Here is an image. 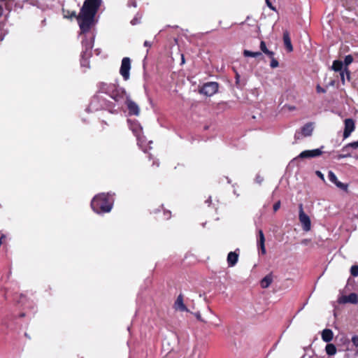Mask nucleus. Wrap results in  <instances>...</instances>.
Segmentation results:
<instances>
[{
  "mask_svg": "<svg viewBox=\"0 0 358 358\" xmlns=\"http://www.w3.org/2000/svg\"><path fill=\"white\" fill-rule=\"evenodd\" d=\"M102 3V0H85L78 16V23L80 29V35L84 36L82 40L83 50L81 52L80 65L82 67L90 68L89 59L94 45L95 35L91 31L95 24V15Z\"/></svg>",
  "mask_w": 358,
  "mask_h": 358,
  "instance_id": "f257e3e1",
  "label": "nucleus"
},
{
  "mask_svg": "<svg viewBox=\"0 0 358 358\" xmlns=\"http://www.w3.org/2000/svg\"><path fill=\"white\" fill-rule=\"evenodd\" d=\"M114 196L115 194L112 192H103L95 195L91 201L92 209L97 214L110 212L114 203Z\"/></svg>",
  "mask_w": 358,
  "mask_h": 358,
  "instance_id": "f03ea898",
  "label": "nucleus"
},
{
  "mask_svg": "<svg viewBox=\"0 0 358 358\" xmlns=\"http://www.w3.org/2000/svg\"><path fill=\"white\" fill-rule=\"evenodd\" d=\"M130 94L127 92L124 87L120 85L117 89L109 96L113 101H108V112L113 114H117L124 109L125 101Z\"/></svg>",
  "mask_w": 358,
  "mask_h": 358,
  "instance_id": "7ed1b4c3",
  "label": "nucleus"
},
{
  "mask_svg": "<svg viewBox=\"0 0 358 358\" xmlns=\"http://www.w3.org/2000/svg\"><path fill=\"white\" fill-rule=\"evenodd\" d=\"M128 124L129 129L132 131L133 134L136 136L137 139V143L138 146L141 148V150L146 152L148 150H150L151 147L149 146L147 148L145 145V136H141L143 128L141 126V124L138 123V121L136 120H128Z\"/></svg>",
  "mask_w": 358,
  "mask_h": 358,
  "instance_id": "20e7f679",
  "label": "nucleus"
},
{
  "mask_svg": "<svg viewBox=\"0 0 358 358\" xmlns=\"http://www.w3.org/2000/svg\"><path fill=\"white\" fill-rule=\"evenodd\" d=\"M108 101L99 94H95L89 104L87 110L89 112H96L100 110H106L108 111Z\"/></svg>",
  "mask_w": 358,
  "mask_h": 358,
  "instance_id": "39448f33",
  "label": "nucleus"
},
{
  "mask_svg": "<svg viewBox=\"0 0 358 358\" xmlns=\"http://www.w3.org/2000/svg\"><path fill=\"white\" fill-rule=\"evenodd\" d=\"M119 86L117 83H99L97 85V94H105L110 96Z\"/></svg>",
  "mask_w": 358,
  "mask_h": 358,
  "instance_id": "423d86ee",
  "label": "nucleus"
},
{
  "mask_svg": "<svg viewBox=\"0 0 358 358\" xmlns=\"http://www.w3.org/2000/svg\"><path fill=\"white\" fill-rule=\"evenodd\" d=\"M299 218L301 224H302L303 230L309 231L311 229V221L308 215H306L303 209V205L299 204Z\"/></svg>",
  "mask_w": 358,
  "mask_h": 358,
  "instance_id": "0eeeda50",
  "label": "nucleus"
},
{
  "mask_svg": "<svg viewBox=\"0 0 358 358\" xmlns=\"http://www.w3.org/2000/svg\"><path fill=\"white\" fill-rule=\"evenodd\" d=\"M131 60L129 57H124L121 62L120 73L123 79L127 81L130 78Z\"/></svg>",
  "mask_w": 358,
  "mask_h": 358,
  "instance_id": "6e6552de",
  "label": "nucleus"
},
{
  "mask_svg": "<svg viewBox=\"0 0 358 358\" xmlns=\"http://www.w3.org/2000/svg\"><path fill=\"white\" fill-rule=\"evenodd\" d=\"M313 131V124L312 122L306 124L300 131H296L294 134L295 141L300 140L304 137L310 136Z\"/></svg>",
  "mask_w": 358,
  "mask_h": 358,
  "instance_id": "1a4fd4ad",
  "label": "nucleus"
},
{
  "mask_svg": "<svg viewBox=\"0 0 358 358\" xmlns=\"http://www.w3.org/2000/svg\"><path fill=\"white\" fill-rule=\"evenodd\" d=\"M218 84L216 82L206 83L200 90V93L208 96H211L218 91Z\"/></svg>",
  "mask_w": 358,
  "mask_h": 358,
  "instance_id": "9d476101",
  "label": "nucleus"
},
{
  "mask_svg": "<svg viewBox=\"0 0 358 358\" xmlns=\"http://www.w3.org/2000/svg\"><path fill=\"white\" fill-rule=\"evenodd\" d=\"M125 106H127L129 114L130 115L138 116L140 114V108L138 105L134 102L129 95L125 101Z\"/></svg>",
  "mask_w": 358,
  "mask_h": 358,
  "instance_id": "9b49d317",
  "label": "nucleus"
},
{
  "mask_svg": "<svg viewBox=\"0 0 358 358\" xmlns=\"http://www.w3.org/2000/svg\"><path fill=\"white\" fill-rule=\"evenodd\" d=\"M339 303H357L358 302V296L355 293H351L348 296L341 295L338 299Z\"/></svg>",
  "mask_w": 358,
  "mask_h": 358,
  "instance_id": "f8f14e48",
  "label": "nucleus"
},
{
  "mask_svg": "<svg viewBox=\"0 0 358 358\" xmlns=\"http://www.w3.org/2000/svg\"><path fill=\"white\" fill-rule=\"evenodd\" d=\"M355 122L352 119H346L345 120V129L343 132L344 138H347L350 136L351 133L355 130Z\"/></svg>",
  "mask_w": 358,
  "mask_h": 358,
  "instance_id": "ddd939ff",
  "label": "nucleus"
},
{
  "mask_svg": "<svg viewBox=\"0 0 358 358\" xmlns=\"http://www.w3.org/2000/svg\"><path fill=\"white\" fill-rule=\"evenodd\" d=\"M328 178L331 182L334 183L337 187L344 190H348V185L338 180L337 177L332 171H329Z\"/></svg>",
  "mask_w": 358,
  "mask_h": 358,
  "instance_id": "4468645a",
  "label": "nucleus"
},
{
  "mask_svg": "<svg viewBox=\"0 0 358 358\" xmlns=\"http://www.w3.org/2000/svg\"><path fill=\"white\" fill-rule=\"evenodd\" d=\"M237 250H238L234 252H230L227 255V261L229 267L234 266L238 262L239 253L237 252Z\"/></svg>",
  "mask_w": 358,
  "mask_h": 358,
  "instance_id": "2eb2a0df",
  "label": "nucleus"
},
{
  "mask_svg": "<svg viewBox=\"0 0 358 358\" xmlns=\"http://www.w3.org/2000/svg\"><path fill=\"white\" fill-rule=\"evenodd\" d=\"M257 246L259 248L262 254L264 255L266 253L265 237L262 229L258 231Z\"/></svg>",
  "mask_w": 358,
  "mask_h": 358,
  "instance_id": "dca6fc26",
  "label": "nucleus"
},
{
  "mask_svg": "<svg viewBox=\"0 0 358 358\" xmlns=\"http://www.w3.org/2000/svg\"><path fill=\"white\" fill-rule=\"evenodd\" d=\"M174 307L176 310H179L182 312H188L187 308L185 306V305L183 303V296L182 294H180L177 299L175 301Z\"/></svg>",
  "mask_w": 358,
  "mask_h": 358,
  "instance_id": "f3484780",
  "label": "nucleus"
},
{
  "mask_svg": "<svg viewBox=\"0 0 358 358\" xmlns=\"http://www.w3.org/2000/svg\"><path fill=\"white\" fill-rule=\"evenodd\" d=\"M283 41L287 52H291L293 50V47L292 45L289 34L287 31L283 32Z\"/></svg>",
  "mask_w": 358,
  "mask_h": 358,
  "instance_id": "a211bd4d",
  "label": "nucleus"
},
{
  "mask_svg": "<svg viewBox=\"0 0 358 358\" xmlns=\"http://www.w3.org/2000/svg\"><path fill=\"white\" fill-rule=\"evenodd\" d=\"M273 282V276L271 274L266 275L260 282L262 288H267Z\"/></svg>",
  "mask_w": 358,
  "mask_h": 358,
  "instance_id": "6ab92c4d",
  "label": "nucleus"
},
{
  "mask_svg": "<svg viewBox=\"0 0 358 358\" xmlns=\"http://www.w3.org/2000/svg\"><path fill=\"white\" fill-rule=\"evenodd\" d=\"M333 332L331 330L329 329H326L322 332V338L325 342H329L333 338Z\"/></svg>",
  "mask_w": 358,
  "mask_h": 358,
  "instance_id": "aec40b11",
  "label": "nucleus"
},
{
  "mask_svg": "<svg viewBox=\"0 0 358 358\" xmlns=\"http://www.w3.org/2000/svg\"><path fill=\"white\" fill-rule=\"evenodd\" d=\"M260 49L264 54L268 55L269 57H273V56L274 55V52L268 50L265 42L263 41H262L260 43Z\"/></svg>",
  "mask_w": 358,
  "mask_h": 358,
  "instance_id": "412c9836",
  "label": "nucleus"
},
{
  "mask_svg": "<svg viewBox=\"0 0 358 358\" xmlns=\"http://www.w3.org/2000/svg\"><path fill=\"white\" fill-rule=\"evenodd\" d=\"M326 352L328 355L332 356L336 353V348L334 344H327L325 348Z\"/></svg>",
  "mask_w": 358,
  "mask_h": 358,
  "instance_id": "4be33fe9",
  "label": "nucleus"
},
{
  "mask_svg": "<svg viewBox=\"0 0 358 358\" xmlns=\"http://www.w3.org/2000/svg\"><path fill=\"white\" fill-rule=\"evenodd\" d=\"M313 157V150H308L301 152L296 159L298 158H312Z\"/></svg>",
  "mask_w": 358,
  "mask_h": 358,
  "instance_id": "5701e85b",
  "label": "nucleus"
},
{
  "mask_svg": "<svg viewBox=\"0 0 358 358\" xmlns=\"http://www.w3.org/2000/svg\"><path fill=\"white\" fill-rule=\"evenodd\" d=\"M243 55L245 57H257L262 55V53L260 52H252L250 50H245L243 51Z\"/></svg>",
  "mask_w": 358,
  "mask_h": 358,
  "instance_id": "b1692460",
  "label": "nucleus"
},
{
  "mask_svg": "<svg viewBox=\"0 0 358 358\" xmlns=\"http://www.w3.org/2000/svg\"><path fill=\"white\" fill-rule=\"evenodd\" d=\"M15 0H1V3H3L5 8L8 10V12L10 11L12 9L13 4L14 3Z\"/></svg>",
  "mask_w": 358,
  "mask_h": 358,
  "instance_id": "393cba45",
  "label": "nucleus"
},
{
  "mask_svg": "<svg viewBox=\"0 0 358 358\" xmlns=\"http://www.w3.org/2000/svg\"><path fill=\"white\" fill-rule=\"evenodd\" d=\"M332 69L335 71H343V62L338 60H336L334 62L332 65Z\"/></svg>",
  "mask_w": 358,
  "mask_h": 358,
  "instance_id": "a878e982",
  "label": "nucleus"
},
{
  "mask_svg": "<svg viewBox=\"0 0 358 358\" xmlns=\"http://www.w3.org/2000/svg\"><path fill=\"white\" fill-rule=\"evenodd\" d=\"M4 22H0V41H3L8 31L3 28Z\"/></svg>",
  "mask_w": 358,
  "mask_h": 358,
  "instance_id": "bb28decb",
  "label": "nucleus"
},
{
  "mask_svg": "<svg viewBox=\"0 0 358 358\" xmlns=\"http://www.w3.org/2000/svg\"><path fill=\"white\" fill-rule=\"evenodd\" d=\"M349 148L356 149L358 148V140L355 142L350 143L344 146L342 149L343 151L347 152Z\"/></svg>",
  "mask_w": 358,
  "mask_h": 358,
  "instance_id": "cd10ccee",
  "label": "nucleus"
},
{
  "mask_svg": "<svg viewBox=\"0 0 358 358\" xmlns=\"http://www.w3.org/2000/svg\"><path fill=\"white\" fill-rule=\"evenodd\" d=\"M24 2L28 3L29 4H30L31 6H36L38 8L43 9V8L42 7V6L40 3V2L38 1V0H25Z\"/></svg>",
  "mask_w": 358,
  "mask_h": 358,
  "instance_id": "c85d7f7f",
  "label": "nucleus"
},
{
  "mask_svg": "<svg viewBox=\"0 0 358 358\" xmlns=\"http://www.w3.org/2000/svg\"><path fill=\"white\" fill-rule=\"evenodd\" d=\"M341 78L343 83L345 81V76L346 75L348 79L350 78V72L348 70V68L345 67L342 71H341Z\"/></svg>",
  "mask_w": 358,
  "mask_h": 358,
  "instance_id": "c756f323",
  "label": "nucleus"
},
{
  "mask_svg": "<svg viewBox=\"0 0 358 358\" xmlns=\"http://www.w3.org/2000/svg\"><path fill=\"white\" fill-rule=\"evenodd\" d=\"M141 19V15L137 13L135 17L131 20V24L132 25H136L140 23Z\"/></svg>",
  "mask_w": 358,
  "mask_h": 358,
  "instance_id": "7c9ffc66",
  "label": "nucleus"
},
{
  "mask_svg": "<svg viewBox=\"0 0 358 358\" xmlns=\"http://www.w3.org/2000/svg\"><path fill=\"white\" fill-rule=\"evenodd\" d=\"M353 61V58L351 55H347L345 57L344 63L345 66L347 67L349 64H350Z\"/></svg>",
  "mask_w": 358,
  "mask_h": 358,
  "instance_id": "2f4dec72",
  "label": "nucleus"
},
{
  "mask_svg": "<svg viewBox=\"0 0 358 358\" xmlns=\"http://www.w3.org/2000/svg\"><path fill=\"white\" fill-rule=\"evenodd\" d=\"M271 64H270L271 67L273 69L278 67L279 65L278 62L273 57H271Z\"/></svg>",
  "mask_w": 358,
  "mask_h": 358,
  "instance_id": "473e14b6",
  "label": "nucleus"
},
{
  "mask_svg": "<svg viewBox=\"0 0 358 358\" xmlns=\"http://www.w3.org/2000/svg\"><path fill=\"white\" fill-rule=\"evenodd\" d=\"M351 274L353 276L358 275V266H352L350 269Z\"/></svg>",
  "mask_w": 358,
  "mask_h": 358,
  "instance_id": "72a5a7b5",
  "label": "nucleus"
},
{
  "mask_svg": "<svg viewBox=\"0 0 358 358\" xmlns=\"http://www.w3.org/2000/svg\"><path fill=\"white\" fill-rule=\"evenodd\" d=\"M264 180V178L261 176L260 175H257L255 178V181L258 184H261Z\"/></svg>",
  "mask_w": 358,
  "mask_h": 358,
  "instance_id": "f704fd0d",
  "label": "nucleus"
},
{
  "mask_svg": "<svg viewBox=\"0 0 358 358\" xmlns=\"http://www.w3.org/2000/svg\"><path fill=\"white\" fill-rule=\"evenodd\" d=\"M352 342L356 347H358V336H354L352 338Z\"/></svg>",
  "mask_w": 358,
  "mask_h": 358,
  "instance_id": "c9c22d12",
  "label": "nucleus"
},
{
  "mask_svg": "<svg viewBox=\"0 0 358 358\" xmlns=\"http://www.w3.org/2000/svg\"><path fill=\"white\" fill-rule=\"evenodd\" d=\"M127 5L128 6H133L136 8L137 6V3L136 0H129Z\"/></svg>",
  "mask_w": 358,
  "mask_h": 358,
  "instance_id": "e433bc0d",
  "label": "nucleus"
},
{
  "mask_svg": "<svg viewBox=\"0 0 358 358\" xmlns=\"http://www.w3.org/2000/svg\"><path fill=\"white\" fill-rule=\"evenodd\" d=\"M280 207V201H278V202H276L275 203H274L273 205V210L275 212H276Z\"/></svg>",
  "mask_w": 358,
  "mask_h": 358,
  "instance_id": "4c0bfd02",
  "label": "nucleus"
},
{
  "mask_svg": "<svg viewBox=\"0 0 358 358\" xmlns=\"http://www.w3.org/2000/svg\"><path fill=\"white\" fill-rule=\"evenodd\" d=\"M266 3L268 7H269L271 10H275V8L272 6L271 0H266Z\"/></svg>",
  "mask_w": 358,
  "mask_h": 358,
  "instance_id": "58836bf2",
  "label": "nucleus"
},
{
  "mask_svg": "<svg viewBox=\"0 0 358 358\" xmlns=\"http://www.w3.org/2000/svg\"><path fill=\"white\" fill-rule=\"evenodd\" d=\"M350 155L349 153H346V154H345V155H338L337 156V159H342V158L348 157H350Z\"/></svg>",
  "mask_w": 358,
  "mask_h": 358,
  "instance_id": "ea45409f",
  "label": "nucleus"
},
{
  "mask_svg": "<svg viewBox=\"0 0 358 358\" xmlns=\"http://www.w3.org/2000/svg\"><path fill=\"white\" fill-rule=\"evenodd\" d=\"M322 154L320 149H315V157L319 156Z\"/></svg>",
  "mask_w": 358,
  "mask_h": 358,
  "instance_id": "a19ab883",
  "label": "nucleus"
},
{
  "mask_svg": "<svg viewBox=\"0 0 358 358\" xmlns=\"http://www.w3.org/2000/svg\"><path fill=\"white\" fill-rule=\"evenodd\" d=\"M3 5L2 3H0V17L3 15Z\"/></svg>",
  "mask_w": 358,
  "mask_h": 358,
  "instance_id": "79ce46f5",
  "label": "nucleus"
},
{
  "mask_svg": "<svg viewBox=\"0 0 358 358\" xmlns=\"http://www.w3.org/2000/svg\"><path fill=\"white\" fill-rule=\"evenodd\" d=\"M164 215H165V218L166 219H169L170 217H171V212L170 211H167V212H164Z\"/></svg>",
  "mask_w": 358,
  "mask_h": 358,
  "instance_id": "37998d69",
  "label": "nucleus"
},
{
  "mask_svg": "<svg viewBox=\"0 0 358 358\" xmlns=\"http://www.w3.org/2000/svg\"><path fill=\"white\" fill-rule=\"evenodd\" d=\"M143 45H144V46H145V47H148V48H150V47H151L152 43H151L150 42L148 41H145L144 42V44H143Z\"/></svg>",
  "mask_w": 358,
  "mask_h": 358,
  "instance_id": "c03bdc74",
  "label": "nucleus"
},
{
  "mask_svg": "<svg viewBox=\"0 0 358 358\" xmlns=\"http://www.w3.org/2000/svg\"><path fill=\"white\" fill-rule=\"evenodd\" d=\"M315 173L322 179L324 180V176L320 171H316Z\"/></svg>",
  "mask_w": 358,
  "mask_h": 358,
  "instance_id": "a18cd8bd",
  "label": "nucleus"
},
{
  "mask_svg": "<svg viewBox=\"0 0 358 358\" xmlns=\"http://www.w3.org/2000/svg\"><path fill=\"white\" fill-rule=\"evenodd\" d=\"M317 92H324V89H322V88L321 87H320V86H317Z\"/></svg>",
  "mask_w": 358,
  "mask_h": 358,
  "instance_id": "49530a36",
  "label": "nucleus"
},
{
  "mask_svg": "<svg viewBox=\"0 0 358 358\" xmlns=\"http://www.w3.org/2000/svg\"><path fill=\"white\" fill-rule=\"evenodd\" d=\"M152 165H156V166L158 167L159 165V162H158V160H155L153 161Z\"/></svg>",
  "mask_w": 358,
  "mask_h": 358,
  "instance_id": "de8ad7c7",
  "label": "nucleus"
},
{
  "mask_svg": "<svg viewBox=\"0 0 358 358\" xmlns=\"http://www.w3.org/2000/svg\"><path fill=\"white\" fill-rule=\"evenodd\" d=\"M307 243H308V240H306V239L303 240V241H302V242H301V243H302V244H304V245H306V244H307Z\"/></svg>",
  "mask_w": 358,
  "mask_h": 358,
  "instance_id": "09e8293b",
  "label": "nucleus"
},
{
  "mask_svg": "<svg viewBox=\"0 0 358 358\" xmlns=\"http://www.w3.org/2000/svg\"><path fill=\"white\" fill-rule=\"evenodd\" d=\"M288 108L289 110H292L295 109V107L294 106H288Z\"/></svg>",
  "mask_w": 358,
  "mask_h": 358,
  "instance_id": "8fccbe9b",
  "label": "nucleus"
},
{
  "mask_svg": "<svg viewBox=\"0 0 358 358\" xmlns=\"http://www.w3.org/2000/svg\"><path fill=\"white\" fill-rule=\"evenodd\" d=\"M206 202L208 203H210V202H211V197L210 196L209 199L208 200H206Z\"/></svg>",
  "mask_w": 358,
  "mask_h": 358,
  "instance_id": "3c124183",
  "label": "nucleus"
},
{
  "mask_svg": "<svg viewBox=\"0 0 358 358\" xmlns=\"http://www.w3.org/2000/svg\"><path fill=\"white\" fill-rule=\"evenodd\" d=\"M76 12H73L71 17H76Z\"/></svg>",
  "mask_w": 358,
  "mask_h": 358,
  "instance_id": "603ef678",
  "label": "nucleus"
},
{
  "mask_svg": "<svg viewBox=\"0 0 358 358\" xmlns=\"http://www.w3.org/2000/svg\"><path fill=\"white\" fill-rule=\"evenodd\" d=\"M196 317H197V318H198L199 320H201V317H200V315H199V314H198V315H196Z\"/></svg>",
  "mask_w": 358,
  "mask_h": 358,
  "instance_id": "864d4df0",
  "label": "nucleus"
},
{
  "mask_svg": "<svg viewBox=\"0 0 358 358\" xmlns=\"http://www.w3.org/2000/svg\"><path fill=\"white\" fill-rule=\"evenodd\" d=\"M95 51L96 52V54H97V55H99L100 52H99V50H96Z\"/></svg>",
  "mask_w": 358,
  "mask_h": 358,
  "instance_id": "5fc2aeb1",
  "label": "nucleus"
},
{
  "mask_svg": "<svg viewBox=\"0 0 358 358\" xmlns=\"http://www.w3.org/2000/svg\"><path fill=\"white\" fill-rule=\"evenodd\" d=\"M152 143V141H150L148 142V144H151Z\"/></svg>",
  "mask_w": 358,
  "mask_h": 358,
  "instance_id": "6e6d98bb",
  "label": "nucleus"
},
{
  "mask_svg": "<svg viewBox=\"0 0 358 358\" xmlns=\"http://www.w3.org/2000/svg\"><path fill=\"white\" fill-rule=\"evenodd\" d=\"M151 158H152V156H151V155H149V159H151Z\"/></svg>",
  "mask_w": 358,
  "mask_h": 358,
  "instance_id": "4d7b16f0",
  "label": "nucleus"
}]
</instances>
